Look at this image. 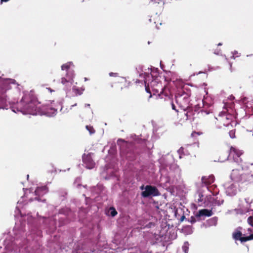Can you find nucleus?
Returning <instances> with one entry per match:
<instances>
[{"instance_id": "obj_13", "label": "nucleus", "mask_w": 253, "mask_h": 253, "mask_svg": "<svg viewBox=\"0 0 253 253\" xmlns=\"http://www.w3.org/2000/svg\"><path fill=\"white\" fill-rule=\"evenodd\" d=\"M214 180V177L213 175H209L208 177L206 176H203L202 177V182L205 183L206 185H208L213 182Z\"/></svg>"}, {"instance_id": "obj_43", "label": "nucleus", "mask_w": 253, "mask_h": 253, "mask_svg": "<svg viewBox=\"0 0 253 253\" xmlns=\"http://www.w3.org/2000/svg\"><path fill=\"white\" fill-rule=\"evenodd\" d=\"M21 232H22L23 233H24V231L23 230H22Z\"/></svg>"}, {"instance_id": "obj_28", "label": "nucleus", "mask_w": 253, "mask_h": 253, "mask_svg": "<svg viewBox=\"0 0 253 253\" xmlns=\"http://www.w3.org/2000/svg\"><path fill=\"white\" fill-rule=\"evenodd\" d=\"M171 107H172V109L173 110H174L177 111V110H176L175 106L173 102L171 103Z\"/></svg>"}, {"instance_id": "obj_14", "label": "nucleus", "mask_w": 253, "mask_h": 253, "mask_svg": "<svg viewBox=\"0 0 253 253\" xmlns=\"http://www.w3.org/2000/svg\"><path fill=\"white\" fill-rule=\"evenodd\" d=\"M231 177L233 180L238 181L240 180V175L239 170L237 169H233L231 174Z\"/></svg>"}, {"instance_id": "obj_8", "label": "nucleus", "mask_w": 253, "mask_h": 253, "mask_svg": "<svg viewBox=\"0 0 253 253\" xmlns=\"http://www.w3.org/2000/svg\"><path fill=\"white\" fill-rule=\"evenodd\" d=\"M82 158L83 161L87 169H91L94 167L95 164L92 159L91 153L87 155L84 154Z\"/></svg>"}, {"instance_id": "obj_21", "label": "nucleus", "mask_w": 253, "mask_h": 253, "mask_svg": "<svg viewBox=\"0 0 253 253\" xmlns=\"http://www.w3.org/2000/svg\"><path fill=\"white\" fill-rule=\"evenodd\" d=\"M86 128L89 131L90 134H93L95 132V130L92 126H86Z\"/></svg>"}, {"instance_id": "obj_44", "label": "nucleus", "mask_w": 253, "mask_h": 253, "mask_svg": "<svg viewBox=\"0 0 253 253\" xmlns=\"http://www.w3.org/2000/svg\"><path fill=\"white\" fill-rule=\"evenodd\" d=\"M16 228H17V227H15V228H14V230H16Z\"/></svg>"}, {"instance_id": "obj_41", "label": "nucleus", "mask_w": 253, "mask_h": 253, "mask_svg": "<svg viewBox=\"0 0 253 253\" xmlns=\"http://www.w3.org/2000/svg\"><path fill=\"white\" fill-rule=\"evenodd\" d=\"M27 179H28V178H29V175L28 174L27 175Z\"/></svg>"}, {"instance_id": "obj_7", "label": "nucleus", "mask_w": 253, "mask_h": 253, "mask_svg": "<svg viewBox=\"0 0 253 253\" xmlns=\"http://www.w3.org/2000/svg\"><path fill=\"white\" fill-rule=\"evenodd\" d=\"M160 195L158 189L155 186L147 185L145 187V190L141 193L143 197L147 198L150 196H157Z\"/></svg>"}, {"instance_id": "obj_5", "label": "nucleus", "mask_w": 253, "mask_h": 253, "mask_svg": "<svg viewBox=\"0 0 253 253\" xmlns=\"http://www.w3.org/2000/svg\"><path fill=\"white\" fill-rule=\"evenodd\" d=\"M15 80L10 79H5L2 84L0 86V99L2 103L6 102V96L4 95L6 90L10 89V84H14Z\"/></svg>"}, {"instance_id": "obj_38", "label": "nucleus", "mask_w": 253, "mask_h": 253, "mask_svg": "<svg viewBox=\"0 0 253 253\" xmlns=\"http://www.w3.org/2000/svg\"><path fill=\"white\" fill-rule=\"evenodd\" d=\"M76 105H77V104L76 103V104H75L74 105H72V106H71V107H72L75 106H76Z\"/></svg>"}, {"instance_id": "obj_19", "label": "nucleus", "mask_w": 253, "mask_h": 253, "mask_svg": "<svg viewBox=\"0 0 253 253\" xmlns=\"http://www.w3.org/2000/svg\"><path fill=\"white\" fill-rule=\"evenodd\" d=\"M189 246V244L188 242H184L182 247L183 252H184L185 253H187V252L188 251Z\"/></svg>"}, {"instance_id": "obj_12", "label": "nucleus", "mask_w": 253, "mask_h": 253, "mask_svg": "<svg viewBox=\"0 0 253 253\" xmlns=\"http://www.w3.org/2000/svg\"><path fill=\"white\" fill-rule=\"evenodd\" d=\"M212 215V212L211 210H209L208 209H203L201 210H200L198 211V213L197 214V216L201 217L203 216H210Z\"/></svg>"}, {"instance_id": "obj_16", "label": "nucleus", "mask_w": 253, "mask_h": 253, "mask_svg": "<svg viewBox=\"0 0 253 253\" xmlns=\"http://www.w3.org/2000/svg\"><path fill=\"white\" fill-rule=\"evenodd\" d=\"M159 86H160V93L158 94L157 97H159L161 98H163V95H164L165 96L167 97L168 96V93L166 91V89L163 88L161 84H158Z\"/></svg>"}, {"instance_id": "obj_15", "label": "nucleus", "mask_w": 253, "mask_h": 253, "mask_svg": "<svg viewBox=\"0 0 253 253\" xmlns=\"http://www.w3.org/2000/svg\"><path fill=\"white\" fill-rule=\"evenodd\" d=\"M140 77H143L144 78V82H145V89H146V91L147 92L150 93V89H149V88L148 87V85L147 86V85H146L147 82L148 81L147 80V77H148L149 76V74L145 73L144 74V75H143V74H140Z\"/></svg>"}, {"instance_id": "obj_18", "label": "nucleus", "mask_w": 253, "mask_h": 253, "mask_svg": "<svg viewBox=\"0 0 253 253\" xmlns=\"http://www.w3.org/2000/svg\"><path fill=\"white\" fill-rule=\"evenodd\" d=\"M183 231L187 234H190L193 232V229L191 226H184L182 229Z\"/></svg>"}, {"instance_id": "obj_30", "label": "nucleus", "mask_w": 253, "mask_h": 253, "mask_svg": "<svg viewBox=\"0 0 253 253\" xmlns=\"http://www.w3.org/2000/svg\"><path fill=\"white\" fill-rule=\"evenodd\" d=\"M117 74V73H114L111 72V73H110L109 74V75H110V76H116Z\"/></svg>"}, {"instance_id": "obj_9", "label": "nucleus", "mask_w": 253, "mask_h": 253, "mask_svg": "<svg viewBox=\"0 0 253 253\" xmlns=\"http://www.w3.org/2000/svg\"><path fill=\"white\" fill-rule=\"evenodd\" d=\"M20 242L18 239H16L14 242L10 243V245H5V248L8 252H17V245H20Z\"/></svg>"}, {"instance_id": "obj_6", "label": "nucleus", "mask_w": 253, "mask_h": 253, "mask_svg": "<svg viewBox=\"0 0 253 253\" xmlns=\"http://www.w3.org/2000/svg\"><path fill=\"white\" fill-rule=\"evenodd\" d=\"M241 227L236 229L232 233V238L235 241H239L241 243L253 240V234L248 236H242V233L240 230Z\"/></svg>"}, {"instance_id": "obj_1", "label": "nucleus", "mask_w": 253, "mask_h": 253, "mask_svg": "<svg viewBox=\"0 0 253 253\" xmlns=\"http://www.w3.org/2000/svg\"><path fill=\"white\" fill-rule=\"evenodd\" d=\"M40 102L32 94L25 93L19 102L13 104L11 109L15 113L21 112L23 114L33 115L46 114L48 116H52L56 114L57 110L52 108H47L43 112L41 108Z\"/></svg>"}, {"instance_id": "obj_23", "label": "nucleus", "mask_w": 253, "mask_h": 253, "mask_svg": "<svg viewBox=\"0 0 253 253\" xmlns=\"http://www.w3.org/2000/svg\"><path fill=\"white\" fill-rule=\"evenodd\" d=\"M191 114V112H184V114L185 116L186 117L185 120H187L189 119V117L190 116V114Z\"/></svg>"}, {"instance_id": "obj_10", "label": "nucleus", "mask_w": 253, "mask_h": 253, "mask_svg": "<svg viewBox=\"0 0 253 253\" xmlns=\"http://www.w3.org/2000/svg\"><path fill=\"white\" fill-rule=\"evenodd\" d=\"M232 120V116L229 114H224L221 116L220 121L223 123V125L228 126L230 124Z\"/></svg>"}, {"instance_id": "obj_39", "label": "nucleus", "mask_w": 253, "mask_h": 253, "mask_svg": "<svg viewBox=\"0 0 253 253\" xmlns=\"http://www.w3.org/2000/svg\"><path fill=\"white\" fill-rule=\"evenodd\" d=\"M222 45V43H219L218 44V45Z\"/></svg>"}, {"instance_id": "obj_26", "label": "nucleus", "mask_w": 253, "mask_h": 253, "mask_svg": "<svg viewBox=\"0 0 253 253\" xmlns=\"http://www.w3.org/2000/svg\"><path fill=\"white\" fill-rule=\"evenodd\" d=\"M157 81L156 80L152 81V82L151 83V85L154 87Z\"/></svg>"}, {"instance_id": "obj_20", "label": "nucleus", "mask_w": 253, "mask_h": 253, "mask_svg": "<svg viewBox=\"0 0 253 253\" xmlns=\"http://www.w3.org/2000/svg\"><path fill=\"white\" fill-rule=\"evenodd\" d=\"M109 212H110V215H111L112 217L115 216L117 214V212L116 210L113 207L110 208Z\"/></svg>"}, {"instance_id": "obj_22", "label": "nucleus", "mask_w": 253, "mask_h": 253, "mask_svg": "<svg viewBox=\"0 0 253 253\" xmlns=\"http://www.w3.org/2000/svg\"><path fill=\"white\" fill-rule=\"evenodd\" d=\"M248 223L253 227V216H250L248 217L247 220Z\"/></svg>"}, {"instance_id": "obj_25", "label": "nucleus", "mask_w": 253, "mask_h": 253, "mask_svg": "<svg viewBox=\"0 0 253 253\" xmlns=\"http://www.w3.org/2000/svg\"><path fill=\"white\" fill-rule=\"evenodd\" d=\"M73 90L76 94H81L82 92H79V90L77 88H73Z\"/></svg>"}, {"instance_id": "obj_4", "label": "nucleus", "mask_w": 253, "mask_h": 253, "mask_svg": "<svg viewBox=\"0 0 253 253\" xmlns=\"http://www.w3.org/2000/svg\"><path fill=\"white\" fill-rule=\"evenodd\" d=\"M243 154L242 152L235 147H231L229 154H226L224 158H219L218 160L220 162H223L228 159L229 157H232L236 163H239L241 161L240 156Z\"/></svg>"}, {"instance_id": "obj_27", "label": "nucleus", "mask_w": 253, "mask_h": 253, "mask_svg": "<svg viewBox=\"0 0 253 253\" xmlns=\"http://www.w3.org/2000/svg\"><path fill=\"white\" fill-rule=\"evenodd\" d=\"M190 222H191V223H194V222H196V219H195V218L194 217H191V219H190Z\"/></svg>"}, {"instance_id": "obj_33", "label": "nucleus", "mask_w": 253, "mask_h": 253, "mask_svg": "<svg viewBox=\"0 0 253 253\" xmlns=\"http://www.w3.org/2000/svg\"><path fill=\"white\" fill-rule=\"evenodd\" d=\"M140 189L143 190V189L145 190V187H144V185H142L140 187Z\"/></svg>"}, {"instance_id": "obj_17", "label": "nucleus", "mask_w": 253, "mask_h": 253, "mask_svg": "<svg viewBox=\"0 0 253 253\" xmlns=\"http://www.w3.org/2000/svg\"><path fill=\"white\" fill-rule=\"evenodd\" d=\"M217 218L216 217H213L207 221L208 224L209 226H215L217 224Z\"/></svg>"}, {"instance_id": "obj_40", "label": "nucleus", "mask_w": 253, "mask_h": 253, "mask_svg": "<svg viewBox=\"0 0 253 253\" xmlns=\"http://www.w3.org/2000/svg\"><path fill=\"white\" fill-rule=\"evenodd\" d=\"M48 89L50 90L51 92L52 91V90L50 88H48Z\"/></svg>"}, {"instance_id": "obj_24", "label": "nucleus", "mask_w": 253, "mask_h": 253, "mask_svg": "<svg viewBox=\"0 0 253 253\" xmlns=\"http://www.w3.org/2000/svg\"><path fill=\"white\" fill-rule=\"evenodd\" d=\"M245 201L246 203L249 205H250L252 202V200H250L249 198H245Z\"/></svg>"}, {"instance_id": "obj_36", "label": "nucleus", "mask_w": 253, "mask_h": 253, "mask_svg": "<svg viewBox=\"0 0 253 253\" xmlns=\"http://www.w3.org/2000/svg\"><path fill=\"white\" fill-rule=\"evenodd\" d=\"M35 200H38V201H40V200L39 198L37 197L35 198Z\"/></svg>"}, {"instance_id": "obj_29", "label": "nucleus", "mask_w": 253, "mask_h": 253, "mask_svg": "<svg viewBox=\"0 0 253 253\" xmlns=\"http://www.w3.org/2000/svg\"><path fill=\"white\" fill-rule=\"evenodd\" d=\"M160 1V0H151V1L154 2V3H159V1Z\"/></svg>"}, {"instance_id": "obj_35", "label": "nucleus", "mask_w": 253, "mask_h": 253, "mask_svg": "<svg viewBox=\"0 0 253 253\" xmlns=\"http://www.w3.org/2000/svg\"><path fill=\"white\" fill-rule=\"evenodd\" d=\"M154 89L155 90L157 91V92H158V93L159 92V90L158 88H154Z\"/></svg>"}, {"instance_id": "obj_34", "label": "nucleus", "mask_w": 253, "mask_h": 253, "mask_svg": "<svg viewBox=\"0 0 253 253\" xmlns=\"http://www.w3.org/2000/svg\"><path fill=\"white\" fill-rule=\"evenodd\" d=\"M9 0H1V2H7Z\"/></svg>"}, {"instance_id": "obj_42", "label": "nucleus", "mask_w": 253, "mask_h": 253, "mask_svg": "<svg viewBox=\"0 0 253 253\" xmlns=\"http://www.w3.org/2000/svg\"><path fill=\"white\" fill-rule=\"evenodd\" d=\"M84 80L85 81H86L87 80V79L86 78H84Z\"/></svg>"}, {"instance_id": "obj_2", "label": "nucleus", "mask_w": 253, "mask_h": 253, "mask_svg": "<svg viewBox=\"0 0 253 253\" xmlns=\"http://www.w3.org/2000/svg\"><path fill=\"white\" fill-rule=\"evenodd\" d=\"M175 100L183 111H185L190 107V97L186 93L177 94L175 96Z\"/></svg>"}, {"instance_id": "obj_11", "label": "nucleus", "mask_w": 253, "mask_h": 253, "mask_svg": "<svg viewBox=\"0 0 253 253\" xmlns=\"http://www.w3.org/2000/svg\"><path fill=\"white\" fill-rule=\"evenodd\" d=\"M48 192V188L46 186H43L38 187L35 191V195L39 196H42Z\"/></svg>"}, {"instance_id": "obj_37", "label": "nucleus", "mask_w": 253, "mask_h": 253, "mask_svg": "<svg viewBox=\"0 0 253 253\" xmlns=\"http://www.w3.org/2000/svg\"><path fill=\"white\" fill-rule=\"evenodd\" d=\"M248 231H249V232H251L252 231V229L248 228Z\"/></svg>"}, {"instance_id": "obj_31", "label": "nucleus", "mask_w": 253, "mask_h": 253, "mask_svg": "<svg viewBox=\"0 0 253 253\" xmlns=\"http://www.w3.org/2000/svg\"><path fill=\"white\" fill-rule=\"evenodd\" d=\"M214 53L215 54L219 55L220 53V50L216 51V52L215 51Z\"/></svg>"}, {"instance_id": "obj_3", "label": "nucleus", "mask_w": 253, "mask_h": 253, "mask_svg": "<svg viewBox=\"0 0 253 253\" xmlns=\"http://www.w3.org/2000/svg\"><path fill=\"white\" fill-rule=\"evenodd\" d=\"M73 65V63L71 62H68L66 64H63L61 66V69L62 70H66L67 71L66 78L63 77L61 78V83L63 84H65L66 83L70 82L72 83L75 74L74 71L70 69V67Z\"/></svg>"}, {"instance_id": "obj_32", "label": "nucleus", "mask_w": 253, "mask_h": 253, "mask_svg": "<svg viewBox=\"0 0 253 253\" xmlns=\"http://www.w3.org/2000/svg\"><path fill=\"white\" fill-rule=\"evenodd\" d=\"M90 106V105L89 104H85L84 105V106L86 107H89Z\"/></svg>"}]
</instances>
